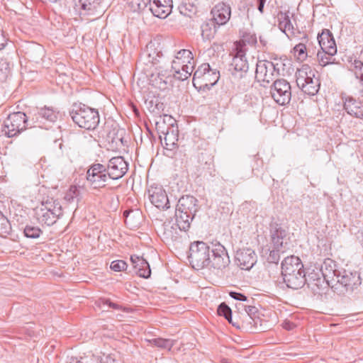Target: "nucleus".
Instances as JSON below:
<instances>
[{
    "mask_svg": "<svg viewBox=\"0 0 363 363\" xmlns=\"http://www.w3.org/2000/svg\"><path fill=\"white\" fill-rule=\"evenodd\" d=\"M189 262L196 270L206 267L223 269L230 262L225 247L220 242L208 245L203 241H196L189 247Z\"/></svg>",
    "mask_w": 363,
    "mask_h": 363,
    "instance_id": "obj_1",
    "label": "nucleus"
},
{
    "mask_svg": "<svg viewBox=\"0 0 363 363\" xmlns=\"http://www.w3.org/2000/svg\"><path fill=\"white\" fill-rule=\"evenodd\" d=\"M34 217L41 225L51 226L62 216L63 211L60 202L54 198L43 199L33 208Z\"/></svg>",
    "mask_w": 363,
    "mask_h": 363,
    "instance_id": "obj_2",
    "label": "nucleus"
},
{
    "mask_svg": "<svg viewBox=\"0 0 363 363\" xmlns=\"http://www.w3.org/2000/svg\"><path fill=\"white\" fill-rule=\"evenodd\" d=\"M69 116L76 125L86 130H94L100 121L98 110L83 104H74Z\"/></svg>",
    "mask_w": 363,
    "mask_h": 363,
    "instance_id": "obj_3",
    "label": "nucleus"
},
{
    "mask_svg": "<svg viewBox=\"0 0 363 363\" xmlns=\"http://www.w3.org/2000/svg\"><path fill=\"white\" fill-rule=\"evenodd\" d=\"M296 77L298 86L304 93L311 96L318 93L320 85L318 69H297Z\"/></svg>",
    "mask_w": 363,
    "mask_h": 363,
    "instance_id": "obj_4",
    "label": "nucleus"
},
{
    "mask_svg": "<svg viewBox=\"0 0 363 363\" xmlns=\"http://www.w3.org/2000/svg\"><path fill=\"white\" fill-rule=\"evenodd\" d=\"M28 125V118L23 112H13L4 121L3 132L7 137L13 138L25 130Z\"/></svg>",
    "mask_w": 363,
    "mask_h": 363,
    "instance_id": "obj_5",
    "label": "nucleus"
},
{
    "mask_svg": "<svg viewBox=\"0 0 363 363\" xmlns=\"http://www.w3.org/2000/svg\"><path fill=\"white\" fill-rule=\"evenodd\" d=\"M270 94L277 104L287 105L291 99V85L284 79H277L270 87Z\"/></svg>",
    "mask_w": 363,
    "mask_h": 363,
    "instance_id": "obj_6",
    "label": "nucleus"
},
{
    "mask_svg": "<svg viewBox=\"0 0 363 363\" xmlns=\"http://www.w3.org/2000/svg\"><path fill=\"white\" fill-rule=\"evenodd\" d=\"M189 72V69H162L161 72L157 73V77L155 79H150V81L155 86H158L162 89V84L166 85L169 82H172V78L179 81L187 79L192 74V71Z\"/></svg>",
    "mask_w": 363,
    "mask_h": 363,
    "instance_id": "obj_7",
    "label": "nucleus"
},
{
    "mask_svg": "<svg viewBox=\"0 0 363 363\" xmlns=\"http://www.w3.org/2000/svg\"><path fill=\"white\" fill-rule=\"evenodd\" d=\"M108 178L106 167L99 163L92 164L86 172V179L94 189L104 186Z\"/></svg>",
    "mask_w": 363,
    "mask_h": 363,
    "instance_id": "obj_8",
    "label": "nucleus"
},
{
    "mask_svg": "<svg viewBox=\"0 0 363 363\" xmlns=\"http://www.w3.org/2000/svg\"><path fill=\"white\" fill-rule=\"evenodd\" d=\"M147 195L152 205L160 209L169 208V201L165 190L161 185L152 184L147 189Z\"/></svg>",
    "mask_w": 363,
    "mask_h": 363,
    "instance_id": "obj_9",
    "label": "nucleus"
},
{
    "mask_svg": "<svg viewBox=\"0 0 363 363\" xmlns=\"http://www.w3.org/2000/svg\"><path fill=\"white\" fill-rule=\"evenodd\" d=\"M106 168L110 179H118L127 172L128 165L123 157L118 156L110 159Z\"/></svg>",
    "mask_w": 363,
    "mask_h": 363,
    "instance_id": "obj_10",
    "label": "nucleus"
},
{
    "mask_svg": "<svg viewBox=\"0 0 363 363\" xmlns=\"http://www.w3.org/2000/svg\"><path fill=\"white\" fill-rule=\"evenodd\" d=\"M257 255L251 248H242L237 250L235 261L242 269L249 270L257 262Z\"/></svg>",
    "mask_w": 363,
    "mask_h": 363,
    "instance_id": "obj_11",
    "label": "nucleus"
},
{
    "mask_svg": "<svg viewBox=\"0 0 363 363\" xmlns=\"http://www.w3.org/2000/svg\"><path fill=\"white\" fill-rule=\"evenodd\" d=\"M336 282L343 286L347 291H353L361 284V278L357 272L341 269Z\"/></svg>",
    "mask_w": 363,
    "mask_h": 363,
    "instance_id": "obj_12",
    "label": "nucleus"
},
{
    "mask_svg": "<svg viewBox=\"0 0 363 363\" xmlns=\"http://www.w3.org/2000/svg\"><path fill=\"white\" fill-rule=\"evenodd\" d=\"M318 268L321 276L325 279V284L328 286L331 285L333 286L337 278H338V274L341 272V270L337 269L335 262L329 258L325 259Z\"/></svg>",
    "mask_w": 363,
    "mask_h": 363,
    "instance_id": "obj_13",
    "label": "nucleus"
},
{
    "mask_svg": "<svg viewBox=\"0 0 363 363\" xmlns=\"http://www.w3.org/2000/svg\"><path fill=\"white\" fill-rule=\"evenodd\" d=\"M245 43H248L251 45H255L257 43V38L254 35H246L243 36V38L236 45L237 53L235 57L233 58V63L235 65L234 68H247L248 64L245 60H243L245 57V50L243 46L245 45Z\"/></svg>",
    "mask_w": 363,
    "mask_h": 363,
    "instance_id": "obj_14",
    "label": "nucleus"
},
{
    "mask_svg": "<svg viewBox=\"0 0 363 363\" xmlns=\"http://www.w3.org/2000/svg\"><path fill=\"white\" fill-rule=\"evenodd\" d=\"M172 0H151L149 10L159 18H166L172 12Z\"/></svg>",
    "mask_w": 363,
    "mask_h": 363,
    "instance_id": "obj_15",
    "label": "nucleus"
},
{
    "mask_svg": "<svg viewBox=\"0 0 363 363\" xmlns=\"http://www.w3.org/2000/svg\"><path fill=\"white\" fill-rule=\"evenodd\" d=\"M196 64L191 52L183 49L177 52L172 61L171 68H195Z\"/></svg>",
    "mask_w": 363,
    "mask_h": 363,
    "instance_id": "obj_16",
    "label": "nucleus"
},
{
    "mask_svg": "<svg viewBox=\"0 0 363 363\" xmlns=\"http://www.w3.org/2000/svg\"><path fill=\"white\" fill-rule=\"evenodd\" d=\"M211 14L213 23L218 26L225 25L230 20L231 9L229 5L220 2L212 9Z\"/></svg>",
    "mask_w": 363,
    "mask_h": 363,
    "instance_id": "obj_17",
    "label": "nucleus"
},
{
    "mask_svg": "<svg viewBox=\"0 0 363 363\" xmlns=\"http://www.w3.org/2000/svg\"><path fill=\"white\" fill-rule=\"evenodd\" d=\"M318 40L323 51L330 55L337 52V46L332 33L328 29H323L318 35Z\"/></svg>",
    "mask_w": 363,
    "mask_h": 363,
    "instance_id": "obj_18",
    "label": "nucleus"
},
{
    "mask_svg": "<svg viewBox=\"0 0 363 363\" xmlns=\"http://www.w3.org/2000/svg\"><path fill=\"white\" fill-rule=\"evenodd\" d=\"M344 109L350 116L363 119V101L352 96H347L343 99Z\"/></svg>",
    "mask_w": 363,
    "mask_h": 363,
    "instance_id": "obj_19",
    "label": "nucleus"
},
{
    "mask_svg": "<svg viewBox=\"0 0 363 363\" xmlns=\"http://www.w3.org/2000/svg\"><path fill=\"white\" fill-rule=\"evenodd\" d=\"M177 208V211L195 216L199 208L198 200L193 196H183L179 199Z\"/></svg>",
    "mask_w": 363,
    "mask_h": 363,
    "instance_id": "obj_20",
    "label": "nucleus"
},
{
    "mask_svg": "<svg viewBox=\"0 0 363 363\" xmlns=\"http://www.w3.org/2000/svg\"><path fill=\"white\" fill-rule=\"evenodd\" d=\"M282 277L286 286L293 289H301L306 283V277L303 269L290 274L284 275Z\"/></svg>",
    "mask_w": 363,
    "mask_h": 363,
    "instance_id": "obj_21",
    "label": "nucleus"
},
{
    "mask_svg": "<svg viewBox=\"0 0 363 363\" xmlns=\"http://www.w3.org/2000/svg\"><path fill=\"white\" fill-rule=\"evenodd\" d=\"M303 269L301 259L296 256H289L281 262V276L290 274Z\"/></svg>",
    "mask_w": 363,
    "mask_h": 363,
    "instance_id": "obj_22",
    "label": "nucleus"
},
{
    "mask_svg": "<svg viewBox=\"0 0 363 363\" xmlns=\"http://www.w3.org/2000/svg\"><path fill=\"white\" fill-rule=\"evenodd\" d=\"M277 22L279 28L289 38L294 36V27L291 23L290 13L289 12H279L277 14Z\"/></svg>",
    "mask_w": 363,
    "mask_h": 363,
    "instance_id": "obj_23",
    "label": "nucleus"
},
{
    "mask_svg": "<svg viewBox=\"0 0 363 363\" xmlns=\"http://www.w3.org/2000/svg\"><path fill=\"white\" fill-rule=\"evenodd\" d=\"M286 231L282 227L276 225L271 230L272 242L275 249H285L287 245Z\"/></svg>",
    "mask_w": 363,
    "mask_h": 363,
    "instance_id": "obj_24",
    "label": "nucleus"
},
{
    "mask_svg": "<svg viewBox=\"0 0 363 363\" xmlns=\"http://www.w3.org/2000/svg\"><path fill=\"white\" fill-rule=\"evenodd\" d=\"M162 145L167 150H172L177 146L178 130L168 127L167 131L160 135Z\"/></svg>",
    "mask_w": 363,
    "mask_h": 363,
    "instance_id": "obj_25",
    "label": "nucleus"
},
{
    "mask_svg": "<svg viewBox=\"0 0 363 363\" xmlns=\"http://www.w3.org/2000/svg\"><path fill=\"white\" fill-rule=\"evenodd\" d=\"M130 261L139 277L145 279L150 277L151 269L149 263L145 259L137 255H132Z\"/></svg>",
    "mask_w": 363,
    "mask_h": 363,
    "instance_id": "obj_26",
    "label": "nucleus"
},
{
    "mask_svg": "<svg viewBox=\"0 0 363 363\" xmlns=\"http://www.w3.org/2000/svg\"><path fill=\"white\" fill-rule=\"evenodd\" d=\"M177 223H172V220H167L163 223L160 228L159 231L164 242L173 241L177 238L179 231Z\"/></svg>",
    "mask_w": 363,
    "mask_h": 363,
    "instance_id": "obj_27",
    "label": "nucleus"
},
{
    "mask_svg": "<svg viewBox=\"0 0 363 363\" xmlns=\"http://www.w3.org/2000/svg\"><path fill=\"white\" fill-rule=\"evenodd\" d=\"M163 60L164 58L159 53L153 50L150 52L148 49L144 51L140 57V62L147 67H160L161 61Z\"/></svg>",
    "mask_w": 363,
    "mask_h": 363,
    "instance_id": "obj_28",
    "label": "nucleus"
},
{
    "mask_svg": "<svg viewBox=\"0 0 363 363\" xmlns=\"http://www.w3.org/2000/svg\"><path fill=\"white\" fill-rule=\"evenodd\" d=\"M123 216L127 226L130 228H138L141 221V212L138 210H125L123 213Z\"/></svg>",
    "mask_w": 363,
    "mask_h": 363,
    "instance_id": "obj_29",
    "label": "nucleus"
},
{
    "mask_svg": "<svg viewBox=\"0 0 363 363\" xmlns=\"http://www.w3.org/2000/svg\"><path fill=\"white\" fill-rule=\"evenodd\" d=\"M279 69H255V79L257 82L269 84L274 82L275 78L279 74Z\"/></svg>",
    "mask_w": 363,
    "mask_h": 363,
    "instance_id": "obj_30",
    "label": "nucleus"
},
{
    "mask_svg": "<svg viewBox=\"0 0 363 363\" xmlns=\"http://www.w3.org/2000/svg\"><path fill=\"white\" fill-rule=\"evenodd\" d=\"M99 0H78L75 4L77 8L84 11V14L92 15L99 7Z\"/></svg>",
    "mask_w": 363,
    "mask_h": 363,
    "instance_id": "obj_31",
    "label": "nucleus"
},
{
    "mask_svg": "<svg viewBox=\"0 0 363 363\" xmlns=\"http://www.w3.org/2000/svg\"><path fill=\"white\" fill-rule=\"evenodd\" d=\"M176 223L180 230L186 231L190 228L194 216L189 213L176 210Z\"/></svg>",
    "mask_w": 363,
    "mask_h": 363,
    "instance_id": "obj_32",
    "label": "nucleus"
},
{
    "mask_svg": "<svg viewBox=\"0 0 363 363\" xmlns=\"http://www.w3.org/2000/svg\"><path fill=\"white\" fill-rule=\"evenodd\" d=\"M315 269H315H313L312 272H308V274L306 275V283L311 287L316 286L318 289H320L325 281L324 278L321 276L319 268L316 267Z\"/></svg>",
    "mask_w": 363,
    "mask_h": 363,
    "instance_id": "obj_33",
    "label": "nucleus"
},
{
    "mask_svg": "<svg viewBox=\"0 0 363 363\" xmlns=\"http://www.w3.org/2000/svg\"><path fill=\"white\" fill-rule=\"evenodd\" d=\"M219 75L218 69L215 71H206L205 75H203L204 78H203V81L200 83L199 89H210L218 82Z\"/></svg>",
    "mask_w": 363,
    "mask_h": 363,
    "instance_id": "obj_34",
    "label": "nucleus"
},
{
    "mask_svg": "<svg viewBox=\"0 0 363 363\" xmlns=\"http://www.w3.org/2000/svg\"><path fill=\"white\" fill-rule=\"evenodd\" d=\"M201 36L204 40H211L216 33V26L213 22H205L201 25Z\"/></svg>",
    "mask_w": 363,
    "mask_h": 363,
    "instance_id": "obj_35",
    "label": "nucleus"
},
{
    "mask_svg": "<svg viewBox=\"0 0 363 363\" xmlns=\"http://www.w3.org/2000/svg\"><path fill=\"white\" fill-rule=\"evenodd\" d=\"M57 114L58 113H57L52 108L44 107L38 111L37 121H38L39 118H41L50 122H54L57 118Z\"/></svg>",
    "mask_w": 363,
    "mask_h": 363,
    "instance_id": "obj_36",
    "label": "nucleus"
},
{
    "mask_svg": "<svg viewBox=\"0 0 363 363\" xmlns=\"http://www.w3.org/2000/svg\"><path fill=\"white\" fill-rule=\"evenodd\" d=\"M150 345L155 346L161 349H167L170 350L174 345L175 341L171 339H164L161 337L153 338L147 340Z\"/></svg>",
    "mask_w": 363,
    "mask_h": 363,
    "instance_id": "obj_37",
    "label": "nucleus"
},
{
    "mask_svg": "<svg viewBox=\"0 0 363 363\" xmlns=\"http://www.w3.org/2000/svg\"><path fill=\"white\" fill-rule=\"evenodd\" d=\"M293 55L298 62H303L307 58L306 47L303 43L296 45L293 49Z\"/></svg>",
    "mask_w": 363,
    "mask_h": 363,
    "instance_id": "obj_38",
    "label": "nucleus"
},
{
    "mask_svg": "<svg viewBox=\"0 0 363 363\" xmlns=\"http://www.w3.org/2000/svg\"><path fill=\"white\" fill-rule=\"evenodd\" d=\"M217 311L219 315L223 316L230 323L233 324V325H235L232 320V311L228 305L225 303H220Z\"/></svg>",
    "mask_w": 363,
    "mask_h": 363,
    "instance_id": "obj_39",
    "label": "nucleus"
},
{
    "mask_svg": "<svg viewBox=\"0 0 363 363\" xmlns=\"http://www.w3.org/2000/svg\"><path fill=\"white\" fill-rule=\"evenodd\" d=\"M151 0H129V4L133 11H141L150 7Z\"/></svg>",
    "mask_w": 363,
    "mask_h": 363,
    "instance_id": "obj_40",
    "label": "nucleus"
},
{
    "mask_svg": "<svg viewBox=\"0 0 363 363\" xmlns=\"http://www.w3.org/2000/svg\"><path fill=\"white\" fill-rule=\"evenodd\" d=\"M11 228L9 220L0 211V236H6V235L10 233Z\"/></svg>",
    "mask_w": 363,
    "mask_h": 363,
    "instance_id": "obj_41",
    "label": "nucleus"
},
{
    "mask_svg": "<svg viewBox=\"0 0 363 363\" xmlns=\"http://www.w3.org/2000/svg\"><path fill=\"white\" fill-rule=\"evenodd\" d=\"M180 13L184 16L191 17L197 11V7L189 2L183 3L179 7Z\"/></svg>",
    "mask_w": 363,
    "mask_h": 363,
    "instance_id": "obj_42",
    "label": "nucleus"
},
{
    "mask_svg": "<svg viewBox=\"0 0 363 363\" xmlns=\"http://www.w3.org/2000/svg\"><path fill=\"white\" fill-rule=\"evenodd\" d=\"M333 55H334L328 54L324 51L318 52L317 57L319 62V65L321 67H325L328 65L332 64L333 62Z\"/></svg>",
    "mask_w": 363,
    "mask_h": 363,
    "instance_id": "obj_43",
    "label": "nucleus"
},
{
    "mask_svg": "<svg viewBox=\"0 0 363 363\" xmlns=\"http://www.w3.org/2000/svg\"><path fill=\"white\" fill-rule=\"evenodd\" d=\"M24 235L29 238H38L42 234V230L38 227L26 225L24 228Z\"/></svg>",
    "mask_w": 363,
    "mask_h": 363,
    "instance_id": "obj_44",
    "label": "nucleus"
},
{
    "mask_svg": "<svg viewBox=\"0 0 363 363\" xmlns=\"http://www.w3.org/2000/svg\"><path fill=\"white\" fill-rule=\"evenodd\" d=\"M216 69H196L193 75V84L195 87H200V83L203 81L206 71H215Z\"/></svg>",
    "mask_w": 363,
    "mask_h": 363,
    "instance_id": "obj_45",
    "label": "nucleus"
},
{
    "mask_svg": "<svg viewBox=\"0 0 363 363\" xmlns=\"http://www.w3.org/2000/svg\"><path fill=\"white\" fill-rule=\"evenodd\" d=\"M79 196V189L76 186H70L69 189L66 192L65 196V199L69 202L72 203L74 201V199H76Z\"/></svg>",
    "mask_w": 363,
    "mask_h": 363,
    "instance_id": "obj_46",
    "label": "nucleus"
},
{
    "mask_svg": "<svg viewBox=\"0 0 363 363\" xmlns=\"http://www.w3.org/2000/svg\"><path fill=\"white\" fill-rule=\"evenodd\" d=\"M127 264L123 260H114L111 262L110 268L114 272H123L127 269Z\"/></svg>",
    "mask_w": 363,
    "mask_h": 363,
    "instance_id": "obj_47",
    "label": "nucleus"
},
{
    "mask_svg": "<svg viewBox=\"0 0 363 363\" xmlns=\"http://www.w3.org/2000/svg\"><path fill=\"white\" fill-rule=\"evenodd\" d=\"M257 312L258 310L255 306L247 305L242 315L246 316V318H248L249 319L252 320V321L255 322V318H257Z\"/></svg>",
    "mask_w": 363,
    "mask_h": 363,
    "instance_id": "obj_48",
    "label": "nucleus"
},
{
    "mask_svg": "<svg viewBox=\"0 0 363 363\" xmlns=\"http://www.w3.org/2000/svg\"><path fill=\"white\" fill-rule=\"evenodd\" d=\"M281 249H275L270 250L267 261L269 263L277 264L280 259V251Z\"/></svg>",
    "mask_w": 363,
    "mask_h": 363,
    "instance_id": "obj_49",
    "label": "nucleus"
},
{
    "mask_svg": "<svg viewBox=\"0 0 363 363\" xmlns=\"http://www.w3.org/2000/svg\"><path fill=\"white\" fill-rule=\"evenodd\" d=\"M22 78L26 81H33L36 77L37 71L33 69H23L21 73Z\"/></svg>",
    "mask_w": 363,
    "mask_h": 363,
    "instance_id": "obj_50",
    "label": "nucleus"
},
{
    "mask_svg": "<svg viewBox=\"0 0 363 363\" xmlns=\"http://www.w3.org/2000/svg\"><path fill=\"white\" fill-rule=\"evenodd\" d=\"M10 67H13V64L9 55L0 58V68H9Z\"/></svg>",
    "mask_w": 363,
    "mask_h": 363,
    "instance_id": "obj_51",
    "label": "nucleus"
},
{
    "mask_svg": "<svg viewBox=\"0 0 363 363\" xmlns=\"http://www.w3.org/2000/svg\"><path fill=\"white\" fill-rule=\"evenodd\" d=\"M99 363H121L118 360H116L113 354H103L100 357Z\"/></svg>",
    "mask_w": 363,
    "mask_h": 363,
    "instance_id": "obj_52",
    "label": "nucleus"
},
{
    "mask_svg": "<svg viewBox=\"0 0 363 363\" xmlns=\"http://www.w3.org/2000/svg\"><path fill=\"white\" fill-rule=\"evenodd\" d=\"M229 295L231 298H233L235 300H238V301H247V302L249 301L247 297L245 295H244L241 293H239V292L230 291L229 293Z\"/></svg>",
    "mask_w": 363,
    "mask_h": 363,
    "instance_id": "obj_53",
    "label": "nucleus"
},
{
    "mask_svg": "<svg viewBox=\"0 0 363 363\" xmlns=\"http://www.w3.org/2000/svg\"><path fill=\"white\" fill-rule=\"evenodd\" d=\"M100 303L102 306H108L110 308H112L116 310H120L121 309V306L116 303L111 302L109 299L103 298L101 299Z\"/></svg>",
    "mask_w": 363,
    "mask_h": 363,
    "instance_id": "obj_54",
    "label": "nucleus"
},
{
    "mask_svg": "<svg viewBox=\"0 0 363 363\" xmlns=\"http://www.w3.org/2000/svg\"><path fill=\"white\" fill-rule=\"evenodd\" d=\"M242 324H246V326L247 329L252 330L253 327L257 324V318H255V322L252 321V320L249 319L248 318H246V316L242 315Z\"/></svg>",
    "mask_w": 363,
    "mask_h": 363,
    "instance_id": "obj_55",
    "label": "nucleus"
},
{
    "mask_svg": "<svg viewBox=\"0 0 363 363\" xmlns=\"http://www.w3.org/2000/svg\"><path fill=\"white\" fill-rule=\"evenodd\" d=\"M7 42L2 31H0V50L4 48Z\"/></svg>",
    "mask_w": 363,
    "mask_h": 363,
    "instance_id": "obj_56",
    "label": "nucleus"
},
{
    "mask_svg": "<svg viewBox=\"0 0 363 363\" xmlns=\"http://www.w3.org/2000/svg\"><path fill=\"white\" fill-rule=\"evenodd\" d=\"M283 328L286 330H292L295 328V325L290 321L283 323Z\"/></svg>",
    "mask_w": 363,
    "mask_h": 363,
    "instance_id": "obj_57",
    "label": "nucleus"
},
{
    "mask_svg": "<svg viewBox=\"0 0 363 363\" xmlns=\"http://www.w3.org/2000/svg\"><path fill=\"white\" fill-rule=\"evenodd\" d=\"M247 305L244 304L242 303H238L236 304L237 309L241 313V314H244V312L245 311V308Z\"/></svg>",
    "mask_w": 363,
    "mask_h": 363,
    "instance_id": "obj_58",
    "label": "nucleus"
},
{
    "mask_svg": "<svg viewBox=\"0 0 363 363\" xmlns=\"http://www.w3.org/2000/svg\"><path fill=\"white\" fill-rule=\"evenodd\" d=\"M257 9L260 11V13H263L264 6L266 2V0H257Z\"/></svg>",
    "mask_w": 363,
    "mask_h": 363,
    "instance_id": "obj_59",
    "label": "nucleus"
},
{
    "mask_svg": "<svg viewBox=\"0 0 363 363\" xmlns=\"http://www.w3.org/2000/svg\"><path fill=\"white\" fill-rule=\"evenodd\" d=\"M271 66L273 67L274 69H276V68H280V66H286V65L285 63H281V65H279L278 62H276L275 64L273 63V62H270L269 63Z\"/></svg>",
    "mask_w": 363,
    "mask_h": 363,
    "instance_id": "obj_60",
    "label": "nucleus"
},
{
    "mask_svg": "<svg viewBox=\"0 0 363 363\" xmlns=\"http://www.w3.org/2000/svg\"><path fill=\"white\" fill-rule=\"evenodd\" d=\"M145 74L146 76H150L152 78L155 76V74L152 72V69H145Z\"/></svg>",
    "mask_w": 363,
    "mask_h": 363,
    "instance_id": "obj_61",
    "label": "nucleus"
},
{
    "mask_svg": "<svg viewBox=\"0 0 363 363\" xmlns=\"http://www.w3.org/2000/svg\"><path fill=\"white\" fill-rule=\"evenodd\" d=\"M69 363H83L81 360L77 359V358L72 359Z\"/></svg>",
    "mask_w": 363,
    "mask_h": 363,
    "instance_id": "obj_62",
    "label": "nucleus"
},
{
    "mask_svg": "<svg viewBox=\"0 0 363 363\" xmlns=\"http://www.w3.org/2000/svg\"><path fill=\"white\" fill-rule=\"evenodd\" d=\"M207 67H207L208 69H210V68H211V67H210V65H209L208 64H207Z\"/></svg>",
    "mask_w": 363,
    "mask_h": 363,
    "instance_id": "obj_63",
    "label": "nucleus"
},
{
    "mask_svg": "<svg viewBox=\"0 0 363 363\" xmlns=\"http://www.w3.org/2000/svg\"><path fill=\"white\" fill-rule=\"evenodd\" d=\"M54 72H57V69H52Z\"/></svg>",
    "mask_w": 363,
    "mask_h": 363,
    "instance_id": "obj_64",
    "label": "nucleus"
}]
</instances>
